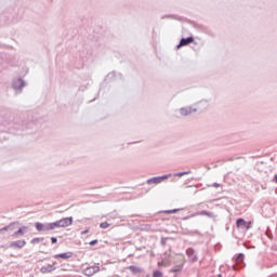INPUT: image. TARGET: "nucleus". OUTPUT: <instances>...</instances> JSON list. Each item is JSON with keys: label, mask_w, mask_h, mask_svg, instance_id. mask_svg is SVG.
Instances as JSON below:
<instances>
[{"label": "nucleus", "mask_w": 277, "mask_h": 277, "mask_svg": "<svg viewBox=\"0 0 277 277\" xmlns=\"http://www.w3.org/2000/svg\"><path fill=\"white\" fill-rule=\"evenodd\" d=\"M172 173L161 175V176H155L150 177L146 181L147 185H159V183H163V181H168V179H171Z\"/></svg>", "instance_id": "obj_1"}, {"label": "nucleus", "mask_w": 277, "mask_h": 277, "mask_svg": "<svg viewBox=\"0 0 277 277\" xmlns=\"http://www.w3.org/2000/svg\"><path fill=\"white\" fill-rule=\"evenodd\" d=\"M101 272V267L98 266H89L82 271V274L84 276L91 277L94 276V274H98Z\"/></svg>", "instance_id": "obj_2"}, {"label": "nucleus", "mask_w": 277, "mask_h": 277, "mask_svg": "<svg viewBox=\"0 0 277 277\" xmlns=\"http://www.w3.org/2000/svg\"><path fill=\"white\" fill-rule=\"evenodd\" d=\"M12 85L16 92H21L25 88V80L21 78L14 79Z\"/></svg>", "instance_id": "obj_3"}, {"label": "nucleus", "mask_w": 277, "mask_h": 277, "mask_svg": "<svg viewBox=\"0 0 277 277\" xmlns=\"http://www.w3.org/2000/svg\"><path fill=\"white\" fill-rule=\"evenodd\" d=\"M181 116H192V114H196L198 109L193 108L192 106L182 107L179 109Z\"/></svg>", "instance_id": "obj_4"}, {"label": "nucleus", "mask_w": 277, "mask_h": 277, "mask_svg": "<svg viewBox=\"0 0 277 277\" xmlns=\"http://www.w3.org/2000/svg\"><path fill=\"white\" fill-rule=\"evenodd\" d=\"M236 226L238 228H247V230H250L252 228V222H246L243 219H238L236 222Z\"/></svg>", "instance_id": "obj_5"}, {"label": "nucleus", "mask_w": 277, "mask_h": 277, "mask_svg": "<svg viewBox=\"0 0 277 277\" xmlns=\"http://www.w3.org/2000/svg\"><path fill=\"white\" fill-rule=\"evenodd\" d=\"M58 224L61 225V228H67V226H72V216L58 220Z\"/></svg>", "instance_id": "obj_6"}, {"label": "nucleus", "mask_w": 277, "mask_h": 277, "mask_svg": "<svg viewBox=\"0 0 277 277\" xmlns=\"http://www.w3.org/2000/svg\"><path fill=\"white\" fill-rule=\"evenodd\" d=\"M57 267H55V262L53 264H48L40 268L41 274H51V272H55Z\"/></svg>", "instance_id": "obj_7"}, {"label": "nucleus", "mask_w": 277, "mask_h": 277, "mask_svg": "<svg viewBox=\"0 0 277 277\" xmlns=\"http://www.w3.org/2000/svg\"><path fill=\"white\" fill-rule=\"evenodd\" d=\"M27 246V241L25 240H16L10 243V248H17L21 250V248H25Z\"/></svg>", "instance_id": "obj_8"}, {"label": "nucleus", "mask_w": 277, "mask_h": 277, "mask_svg": "<svg viewBox=\"0 0 277 277\" xmlns=\"http://www.w3.org/2000/svg\"><path fill=\"white\" fill-rule=\"evenodd\" d=\"M186 254L193 263H196L198 261V255L196 254V251L194 249L186 250Z\"/></svg>", "instance_id": "obj_9"}, {"label": "nucleus", "mask_w": 277, "mask_h": 277, "mask_svg": "<svg viewBox=\"0 0 277 277\" xmlns=\"http://www.w3.org/2000/svg\"><path fill=\"white\" fill-rule=\"evenodd\" d=\"M194 42V37L183 38L180 41V44L177 45V49H181V47H187V44H192Z\"/></svg>", "instance_id": "obj_10"}, {"label": "nucleus", "mask_w": 277, "mask_h": 277, "mask_svg": "<svg viewBox=\"0 0 277 277\" xmlns=\"http://www.w3.org/2000/svg\"><path fill=\"white\" fill-rule=\"evenodd\" d=\"M27 230H29L28 226H22L18 228L17 232L13 233L12 237H23V235H25Z\"/></svg>", "instance_id": "obj_11"}, {"label": "nucleus", "mask_w": 277, "mask_h": 277, "mask_svg": "<svg viewBox=\"0 0 277 277\" xmlns=\"http://www.w3.org/2000/svg\"><path fill=\"white\" fill-rule=\"evenodd\" d=\"M54 259H64V260L72 259V252L55 254Z\"/></svg>", "instance_id": "obj_12"}, {"label": "nucleus", "mask_w": 277, "mask_h": 277, "mask_svg": "<svg viewBox=\"0 0 277 277\" xmlns=\"http://www.w3.org/2000/svg\"><path fill=\"white\" fill-rule=\"evenodd\" d=\"M128 269H130V272H132V274H142L143 269L137 267V266H129Z\"/></svg>", "instance_id": "obj_13"}, {"label": "nucleus", "mask_w": 277, "mask_h": 277, "mask_svg": "<svg viewBox=\"0 0 277 277\" xmlns=\"http://www.w3.org/2000/svg\"><path fill=\"white\" fill-rule=\"evenodd\" d=\"M197 215H207V217H215V215L207 210L200 211Z\"/></svg>", "instance_id": "obj_14"}, {"label": "nucleus", "mask_w": 277, "mask_h": 277, "mask_svg": "<svg viewBox=\"0 0 277 277\" xmlns=\"http://www.w3.org/2000/svg\"><path fill=\"white\" fill-rule=\"evenodd\" d=\"M183 269V260L180 261L179 265L175 267L171 268V272H181Z\"/></svg>", "instance_id": "obj_15"}, {"label": "nucleus", "mask_w": 277, "mask_h": 277, "mask_svg": "<svg viewBox=\"0 0 277 277\" xmlns=\"http://www.w3.org/2000/svg\"><path fill=\"white\" fill-rule=\"evenodd\" d=\"M50 227L52 230H55V228H62V226L60 225V221L50 223Z\"/></svg>", "instance_id": "obj_16"}, {"label": "nucleus", "mask_w": 277, "mask_h": 277, "mask_svg": "<svg viewBox=\"0 0 277 277\" xmlns=\"http://www.w3.org/2000/svg\"><path fill=\"white\" fill-rule=\"evenodd\" d=\"M187 174H192V170L174 173V176L181 177V176H186Z\"/></svg>", "instance_id": "obj_17"}, {"label": "nucleus", "mask_w": 277, "mask_h": 277, "mask_svg": "<svg viewBox=\"0 0 277 277\" xmlns=\"http://www.w3.org/2000/svg\"><path fill=\"white\" fill-rule=\"evenodd\" d=\"M3 230H14V223L10 224L9 226L2 227L0 229V233H3Z\"/></svg>", "instance_id": "obj_18"}, {"label": "nucleus", "mask_w": 277, "mask_h": 277, "mask_svg": "<svg viewBox=\"0 0 277 277\" xmlns=\"http://www.w3.org/2000/svg\"><path fill=\"white\" fill-rule=\"evenodd\" d=\"M35 226H36L37 230H39V233H42V232H43L44 224H42V223H36Z\"/></svg>", "instance_id": "obj_19"}, {"label": "nucleus", "mask_w": 277, "mask_h": 277, "mask_svg": "<svg viewBox=\"0 0 277 277\" xmlns=\"http://www.w3.org/2000/svg\"><path fill=\"white\" fill-rule=\"evenodd\" d=\"M236 263H243V253H240V254L236 258Z\"/></svg>", "instance_id": "obj_20"}, {"label": "nucleus", "mask_w": 277, "mask_h": 277, "mask_svg": "<svg viewBox=\"0 0 277 277\" xmlns=\"http://www.w3.org/2000/svg\"><path fill=\"white\" fill-rule=\"evenodd\" d=\"M44 238H32L30 243H40V241H43Z\"/></svg>", "instance_id": "obj_21"}, {"label": "nucleus", "mask_w": 277, "mask_h": 277, "mask_svg": "<svg viewBox=\"0 0 277 277\" xmlns=\"http://www.w3.org/2000/svg\"><path fill=\"white\" fill-rule=\"evenodd\" d=\"M153 277H163V273H161V271H156L154 272Z\"/></svg>", "instance_id": "obj_22"}, {"label": "nucleus", "mask_w": 277, "mask_h": 277, "mask_svg": "<svg viewBox=\"0 0 277 277\" xmlns=\"http://www.w3.org/2000/svg\"><path fill=\"white\" fill-rule=\"evenodd\" d=\"M52 230L51 229V223L43 224V232Z\"/></svg>", "instance_id": "obj_23"}, {"label": "nucleus", "mask_w": 277, "mask_h": 277, "mask_svg": "<svg viewBox=\"0 0 277 277\" xmlns=\"http://www.w3.org/2000/svg\"><path fill=\"white\" fill-rule=\"evenodd\" d=\"M179 209H173V210H167V211H164V213H167V214H172V213H179Z\"/></svg>", "instance_id": "obj_24"}, {"label": "nucleus", "mask_w": 277, "mask_h": 277, "mask_svg": "<svg viewBox=\"0 0 277 277\" xmlns=\"http://www.w3.org/2000/svg\"><path fill=\"white\" fill-rule=\"evenodd\" d=\"M100 228H109V223H107V222L101 223Z\"/></svg>", "instance_id": "obj_25"}, {"label": "nucleus", "mask_w": 277, "mask_h": 277, "mask_svg": "<svg viewBox=\"0 0 277 277\" xmlns=\"http://www.w3.org/2000/svg\"><path fill=\"white\" fill-rule=\"evenodd\" d=\"M96 243H98V240L95 239L90 242V246H96Z\"/></svg>", "instance_id": "obj_26"}, {"label": "nucleus", "mask_w": 277, "mask_h": 277, "mask_svg": "<svg viewBox=\"0 0 277 277\" xmlns=\"http://www.w3.org/2000/svg\"><path fill=\"white\" fill-rule=\"evenodd\" d=\"M51 241H52V243H57V238L52 237V238H51Z\"/></svg>", "instance_id": "obj_27"}, {"label": "nucleus", "mask_w": 277, "mask_h": 277, "mask_svg": "<svg viewBox=\"0 0 277 277\" xmlns=\"http://www.w3.org/2000/svg\"><path fill=\"white\" fill-rule=\"evenodd\" d=\"M88 233H90V230L85 229V230L81 232V235H88Z\"/></svg>", "instance_id": "obj_28"}, {"label": "nucleus", "mask_w": 277, "mask_h": 277, "mask_svg": "<svg viewBox=\"0 0 277 277\" xmlns=\"http://www.w3.org/2000/svg\"><path fill=\"white\" fill-rule=\"evenodd\" d=\"M212 187H221V185L219 183H213Z\"/></svg>", "instance_id": "obj_29"}, {"label": "nucleus", "mask_w": 277, "mask_h": 277, "mask_svg": "<svg viewBox=\"0 0 277 277\" xmlns=\"http://www.w3.org/2000/svg\"><path fill=\"white\" fill-rule=\"evenodd\" d=\"M275 182L277 183V174L275 175Z\"/></svg>", "instance_id": "obj_30"}]
</instances>
